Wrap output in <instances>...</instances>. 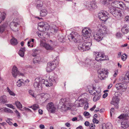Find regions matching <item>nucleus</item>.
Returning a JSON list of instances; mask_svg holds the SVG:
<instances>
[{
    "label": "nucleus",
    "mask_w": 129,
    "mask_h": 129,
    "mask_svg": "<svg viewBox=\"0 0 129 129\" xmlns=\"http://www.w3.org/2000/svg\"><path fill=\"white\" fill-rule=\"evenodd\" d=\"M103 34L100 32L98 31L93 35L94 39L97 41L99 42L102 40L103 38Z\"/></svg>",
    "instance_id": "nucleus-16"
},
{
    "label": "nucleus",
    "mask_w": 129,
    "mask_h": 129,
    "mask_svg": "<svg viewBox=\"0 0 129 129\" xmlns=\"http://www.w3.org/2000/svg\"><path fill=\"white\" fill-rule=\"evenodd\" d=\"M62 109L64 108V110L71 109V105L70 104H68L65 101V102L63 104V105L62 107Z\"/></svg>",
    "instance_id": "nucleus-25"
},
{
    "label": "nucleus",
    "mask_w": 129,
    "mask_h": 129,
    "mask_svg": "<svg viewBox=\"0 0 129 129\" xmlns=\"http://www.w3.org/2000/svg\"><path fill=\"white\" fill-rule=\"evenodd\" d=\"M24 81V80L23 79H19L17 82V86L19 87H20L22 85H24L23 82Z\"/></svg>",
    "instance_id": "nucleus-34"
},
{
    "label": "nucleus",
    "mask_w": 129,
    "mask_h": 129,
    "mask_svg": "<svg viewBox=\"0 0 129 129\" xmlns=\"http://www.w3.org/2000/svg\"><path fill=\"white\" fill-rule=\"evenodd\" d=\"M5 13L4 12L2 13L0 11V23L5 19Z\"/></svg>",
    "instance_id": "nucleus-33"
},
{
    "label": "nucleus",
    "mask_w": 129,
    "mask_h": 129,
    "mask_svg": "<svg viewBox=\"0 0 129 129\" xmlns=\"http://www.w3.org/2000/svg\"><path fill=\"white\" fill-rule=\"evenodd\" d=\"M29 94L33 96L34 97V93L33 91L31 90H30L29 91Z\"/></svg>",
    "instance_id": "nucleus-53"
},
{
    "label": "nucleus",
    "mask_w": 129,
    "mask_h": 129,
    "mask_svg": "<svg viewBox=\"0 0 129 129\" xmlns=\"http://www.w3.org/2000/svg\"><path fill=\"white\" fill-rule=\"evenodd\" d=\"M118 1H116L112 2L111 4V5L109 6L110 10H111V8L115 9V8H116V6L117 5L118 2Z\"/></svg>",
    "instance_id": "nucleus-27"
},
{
    "label": "nucleus",
    "mask_w": 129,
    "mask_h": 129,
    "mask_svg": "<svg viewBox=\"0 0 129 129\" xmlns=\"http://www.w3.org/2000/svg\"><path fill=\"white\" fill-rule=\"evenodd\" d=\"M96 107V105H94V106L92 107V108H91L90 109V110L91 111H93V110H94V109Z\"/></svg>",
    "instance_id": "nucleus-63"
},
{
    "label": "nucleus",
    "mask_w": 129,
    "mask_h": 129,
    "mask_svg": "<svg viewBox=\"0 0 129 129\" xmlns=\"http://www.w3.org/2000/svg\"><path fill=\"white\" fill-rule=\"evenodd\" d=\"M32 52L31 55L32 56L34 57L36 56L37 54V50L36 49L33 50Z\"/></svg>",
    "instance_id": "nucleus-43"
},
{
    "label": "nucleus",
    "mask_w": 129,
    "mask_h": 129,
    "mask_svg": "<svg viewBox=\"0 0 129 129\" xmlns=\"http://www.w3.org/2000/svg\"><path fill=\"white\" fill-rule=\"evenodd\" d=\"M47 108L49 111H50L51 113L54 112L55 110L54 105L52 102L49 103L47 105Z\"/></svg>",
    "instance_id": "nucleus-20"
},
{
    "label": "nucleus",
    "mask_w": 129,
    "mask_h": 129,
    "mask_svg": "<svg viewBox=\"0 0 129 129\" xmlns=\"http://www.w3.org/2000/svg\"><path fill=\"white\" fill-rule=\"evenodd\" d=\"M120 5L119 9H120L122 10H126L127 8H128V7L127 6L126 4H125L122 2H120Z\"/></svg>",
    "instance_id": "nucleus-29"
},
{
    "label": "nucleus",
    "mask_w": 129,
    "mask_h": 129,
    "mask_svg": "<svg viewBox=\"0 0 129 129\" xmlns=\"http://www.w3.org/2000/svg\"><path fill=\"white\" fill-rule=\"evenodd\" d=\"M43 5V2L42 1H40L39 3L37 4V7L38 9H40L42 7Z\"/></svg>",
    "instance_id": "nucleus-46"
},
{
    "label": "nucleus",
    "mask_w": 129,
    "mask_h": 129,
    "mask_svg": "<svg viewBox=\"0 0 129 129\" xmlns=\"http://www.w3.org/2000/svg\"><path fill=\"white\" fill-rule=\"evenodd\" d=\"M5 28V25H0V33L2 34L4 31Z\"/></svg>",
    "instance_id": "nucleus-41"
},
{
    "label": "nucleus",
    "mask_w": 129,
    "mask_h": 129,
    "mask_svg": "<svg viewBox=\"0 0 129 129\" xmlns=\"http://www.w3.org/2000/svg\"><path fill=\"white\" fill-rule=\"evenodd\" d=\"M93 54L95 60L97 61L106 60L108 57L107 56H105L104 53L102 52H94Z\"/></svg>",
    "instance_id": "nucleus-2"
},
{
    "label": "nucleus",
    "mask_w": 129,
    "mask_h": 129,
    "mask_svg": "<svg viewBox=\"0 0 129 129\" xmlns=\"http://www.w3.org/2000/svg\"><path fill=\"white\" fill-rule=\"evenodd\" d=\"M39 127L41 129H43L45 128V127L44 125L41 124L40 125Z\"/></svg>",
    "instance_id": "nucleus-58"
},
{
    "label": "nucleus",
    "mask_w": 129,
    "mask_h": 129,
    "mask_svg": "<svg viewBox=\"0 0 129 129\" xmlns=\"http://www.w3.org/2000/svg\"><path fill=\"white\" fill-rule=\"evenodd\" d=\"M88 30H89V28H84L82 30V34L84 37L86 39L89 38L90 37V35L88 32Z\"/></svg>",
    "instance_id": "nucleus-22"
},
{
    "label": "nucleus",
    "mask_w": 129,
    "mask_h": 129,
    "mask_svg": "<svg viewBox=\"0 0 129 129\" xmlns=\"http://www.w3.org/2000/svg\"><path fill=\"white\" fill-rule=\"evenodd\" d=\"M95 127L94 124L93 123H91L90 124L89 126V129H95Z\"/></svg>",
    "instance_id": "nucleus-47"
},
{
    "label": "nucleus",
    "mask_w": 129,
    "mask_h": 129,
    "mask_svg": "<svg viewBox=\"0 0 129 129\" xmlns=\"http://www.w3.org/2000/svg\"><path fill=\"white\" fill-rule=\"evenodd\" d=\"M121 58L122 60L124 61L127 58V56L125 54H123L121 56Z\"/></svg>",
    "instance_id": "nucleus-49"
},
{
    "label": "nucleus",
    "mask_w": 129,
    "mask_h": 129,
    "mask_svg": "<svg viewBox=\"0 0 129 129\" xmlns=\"http://www.w3.org/2000/svg\"><path fill=\"white\" fill-rule=\"evenodd\" d=\"M109 11L114 16L117 18L118 19H121L122 15L121 11L120 10L111 8V10H110Z\"/></svg>",
    "instance_id": "nucleus-4"
},
{
    "label": "nucleus",
    "mask_w": 129,
    "mask_h": 129,
    "mask_svg": "<svg viewBox=\"0 0 129 129\" xmlns=\"http://www.w3.org/2000/svg\"><path fill=\"white\" fill-rule=\"evenodd\" d=\"M7 102V100L6 98V96L3 95L0 97V103H2L4 104Z\"/></svg>",
    "instance_id": "nucleus-32"
},
{
    "label": "nucleus",
    "mask_w": 129,
    "mask_h": 129,
    "mask_svg": "<svg viewBox=\"0 0 129 129\" xmlns=\"http://www.w3.org/2000/svg\"><path fill=\"white\" fill-rule=\"evenodd\" d=\"M123 79L124 82H129V72H126Z\"/></svg>",
    "instance_id": "nucleus-30"
},
{
    "label": "nucleus",
    "mask_w": 129,
    "mask_h": 129,
    "mask_svg": "<svg viewBox=\"0 0 129 129\" xmlns=\"http://www.w3.org/2000/svg\"><path fill=\"white\" fill-rule=\"evenodd\" d=\"M15 112L16 114V115H17V116L18 117H20V114L17 110H15Z\"/></svg>",
    "instance_id": "nucleus-54"
},
{
    "label": "nucleus",
    "mask_w": 129,
    "mask_h": 129,
    "mask_svg": "<svg viewBox=\"0 0 129 129\" xmlns=\"http://www.w3.org/2000/svg\"><path fill=\"white\" fill-rule=\"evenodd\" d=\"M18 24L16 22H15L14 20L11 22L10 25V27L13 31H18V28H17V26Z\"/></svg>",
    "instance_id": "nucleus-21"
},
{
    "label": "nucleus",
    "mask_w": 129,
    "mask_h": 129,
    "mask_svg": "<svg viewBox=\"0 0 129 129\" xmlns=\"http://www.w3.org/2000/svg\"><path fill=\"white\" fill-rule=\"evenodd\" d=\"M120 2H121L120 1H118V3L117 4V6H116V8H120Z\"/></svg>",
    "instance_id": "nucleus-64"
},
{
    "label": "nucleus",
    "mask_w": 129,
    "mask_h": 129,
    "mask_svg": "<svg viewBox=\"0 0 129 129\" xmlns=\"http://www.w3.org/2000/svg\"><path fill=\"white\" fill-rule=\"evenodd\" d=\"M115 87L117 90L123 92L126 91L127 86L125 83H121L116 84L115 85Z\"/></svg>",
    "instance_id": "nucleus-8"
},
{
    "label": "nucleus",
    "mask_w": 129,
    "mask_h": 129,
    "mask_svg": "<svg viewBox=\"0 0 129 129\" xmlns=\"http://www.w3.org/2000/svg\"><path fill=\"white\" fill-rule=\"evenodd\" d=\"M118 92H116L115 93V96H114L112 101L111 102V104L114 105L116 108H118V104L119 103V98L117 95Z\"/></svg>",
    "instance_id": "nucleus-9"
},
{
    "label": "nucleus",
    "mask_w": 129,
    "mask_h": 129,
    "mask_svg": "<svg viewBox=\"0 0 129 129\" xmlns=\"http://www.w3.org/2000/svg\"><path fill=\"white\" fill-rule=\"evenodd\" d=\"M96 94L93 98V101L95 102L100 99L101 95L100 89H99L98 90H96Z\"/></svg>",
    "instance_id": "nucleus-17"
},
{
    "label": "nucleus",
    "mask_w": 129,
    "mask_h": 129,
    "mask_svg": "<svg viewBox=\"0 0 129 129\" xmlns=\"http://www.w3.org/2000/svg\"><path fill=\"white\" fill-rule=\"evenodd\" d=\"M47 14V12L45 9L42 10L40 13L41 16L44 17Z\"/></svg>",
    "instance_id": "nucleus-37"
},
{
    "label": "nucleus",
    "mask_w": 129,
    "mask_h": 129,
    "mask_svg": "<svg viewBox=\"0 0 129 129\" xmlns=\"http://www.w3.org/2000/svg\"><path fill=\"white\" fill-rule=\"evenodd\" d=\"M12 73L13 76L15 78L16 77L17 75L22 76L24 75L23 73H19L17 70V68L15 66H13L12 69Z\"/></svg>",
    "instance_id": "nucleus-14"
},
{
    "label": "nucleus",
    "mask_w": 129,
    "mask_h": 129,
    "mask_svg": "<svg viewBox=\"0 0 129 129\" xmlns=\"http://www.w3.org/2000/svg\"><path fill=\"white\" fill-rule=\"evenodd\" d=\"M43 83L41 82V80L38 78L36 79L34 83V86L36 90H41L42 89V84H43Z\"/></svg>",
    "instance_id": "nucleus-10"
},
{
    "label": "nucleus",
    "mask_w": 129,
    "mask_h": 129,
    "mask_svg": "<svg viewBox=\"0 0 129 129\" xmlns=\"http://www.w3.org/2000/svg\"><path fill=\"white\" fill-rule=\"evenodd\" d=\"M9 109L7 108H5L4 110V111L5 112L8 113V112L9 111Z\"/></svg>",
    "instance_id": "nucleus-62"
},
{
    "label": "nucleus",
    "mask_w": 129,
    "mask_h": 129,
    "mask_svg": "<svg viewBox=\"0 0 129 129\" xmlns=\"http://www.w3.org/2000/svg\"><path fill=\"white\" fill-rule=\"evenodd\" d=\"M39 108V106L37 104H35L33 105V109L34 110H36Z\"/></svg>",
    "instance_id": "nucleus-44"
},
{
    "label": "nucleus",
    "mask_w": 129,
    "mask_h": 129,
    "mask_svg": "<svg viewBox=\"0 0 129 129\" xmlns=\"http://www.w3.org/2000/svg\"><path fill=\"white\" fill-rule=\"evenodd\" d=\"M34 39H30L29 41L27 43L28 46L29 47H33L34 46L32 44H31V45L30 46V44L31 42H34Z\"/></svg>",
    "instance_id": "nucleus-38"
},
{
    "label": "nucleus",
    "mask_w": 129,
    "mask_h": 129,
    "mask_svg": "<svg viewBox=\"0 0 129 129\" xmlns=\"http://www.w3.org/2000/svg\"><path fill=\"white\" fill-rule=\"evenodd\" d=\"M84 114L85 116H87L89 115V113L88 112H85L84 113Z\"/></svg>",
    "instance_id": "nucleus-61"
},
{
    "label": "nucleus",
    "mask_w": 129,
    "mask_h": 129,
    "mask_svg": "<svg viewBox=\"0 0 129 129\" xmlns=\"http://www.w3.org/2000/svg\"><path fill=\"white\" fill-rule=\"evenodd\" d=\"M121 31L124 34H126L128 32L129 30H128L127 25L125 24L124 25L122 28Z\"/></svg>",
    "instance_id": "nucleus-26"
},
{
    "label": "nucleus",
    "mask_w": 129,
    "mask_h": 129,
    "mask_svg": "<svg viewBox=\"0 0 129 129\" xmlns=\"http://www.w3.org/2000/svg\"><path fill=\"white\" fill-rule=\"evenodd\" d=\"M40 46L44 47L47 50H52L53 49V47L49 44L45 43L42 41L40 42Z\"/></svg>",
    "instance_id": "nucleus-18"
},
{
    "label": "nucleus",
    "mask_w": 129,
    "mask_h": 129,
    "mask_svg": "<svg viewBox=\"0 0 129 129\" xmlns=\"http://www.w3.org/2000/svg\"><path fill=\"white\" fill-rule=\"evenodd\" d=\"M108 13L105 11H102L98 14V17L102 21H105L108 18Z\"/></svg>",
    "instance_id": "nucleus-7"
},
{
    "label": "nucleus",
    "mask_w": 129,
    "mask_h": 129,
    "mask_svg": "<svg viewBox=\"0 0 129 129\" xmlns=\"http://www.w3.org/2000/svg\"><path fill=\"white\" fill-rule=\"evenodd\" d=\"M84 124L86 126H88L90 125L89 122L87 121L85 122Z\"/></svg>",
    "instance_id": "nucleus-57"
},
{
    "label": "nucleus",
    "mask_w": 129,
    "mask_h": 129,
    "mask_svg": "<svg viewBox=\"0 0 129 129\" xmlns=\"http://www.w3.org/2000/svg\"><path fill=\"white\" fill-rule=\"evenodd\" d=\"M43 97L45 98L46 99V100H47L50 98V95L49 94L46 93L43 96Z\"/></svg>",
    "instance_id": "nucleus-48"
},
{
    "label": "nucleus",
    "mask_w": 129,
    "mask_h": 129,
    "mask_svg": "<svg viewBox=\"0 0 129 129\" xmlns=\"http://www.w3.org/2000/svg\"><path fill=\"white\" fill-rule=\"evenodd\" d=\"M85 5L86 8L89 10L95 9L97 7L95 4L92 2H87Z\"/></svg>",
    "instance_id": "nucleus-11"
},
{
    "label": "nucleus",
    "mask_w": 129,
    "mask_h": 129,
    "mask_svg": "<svg viewBox=\"0 0 129 129\" xmlns=\"http://www.w3.org/2000/svg\"><path fill=\"white\" fill-rule=\"evenodd\" d=\"M53 81L51 79H50L49 80H46L44 79L41 80V82L43 83V84L45 85L47 87H50L51 86L53 83L54 82L55 80L54 79Z\"/></svg>",
    "instance_id": "nucleus-15"
},
{
    "label": "nucleus",
    "mask_w": 129,
    "mask_h": 129,
    "mask_svg": "<svg viewBox=\"0 0 129 129\" xmlns=\"http://www.w3.org/2000/svg\"><path fill=\"white\" fill-rule=\"evenodd\" d=\"M125 20L126 21H129V16H126L125 18Z\"/></svg>",
    "instance_id": "nucleus-60"
},
{
    "label": "nucleus",
    "mask_w": 129,
    "mask_h": 129,
    "mask_svg": "<svg viewBox=\"0 0 129 129\" xmlns=\"http://www.w3.org/2000/svg\"><path fill=\"white\" fill-rule=\"evenodd\" d=\"M107 128L108 129H112L113 128L112 125V124L110 122L107 123L106 124Z\"/></svg>",
    "instance_id": "nucleus-45"
},
{
    "label": "nucleus",
    "mask_w": 129,
    "mask_h": 129,
    "mask_svg": "<svg viewBox=\"0 0 129 129\" xmlns=\"http://www.w3.org/2000/svg\"><path fill=\"white\" fill-rule=\"evenodd\" d=\"M6 105L8 107L12 109H15V107L11 104H6Z\"/></svg>",
    "instance_id": "nucleus-50"
},
{
    "label": "nucleus",
    "mask_w": 129,
    "mask_h": 129,
    "mask_svg": "<svg viewBox=\"0 0 129 129\" xmlns=\"http://www.w3.org/2000/svg\"><path fill=\"white\" fill-rule=\"evenodd\" d=\"M88 103H87L85 105L84 109L85 110H86L88 108Z\"/></svg>",
    "instance_id": "nucleus-56"
},
{
    "label": "nucleus",
    "mask_w": 129,
    "mask_h": 129,
    "mask_svg": "<svg viewBox=\"0 0 129 129\" xmlns=\"http://www.w3.org/2000/svg\"><path fill=\"white\" fill-rule=\"evenodd\" d=\"M107 0H101V2L102 3L104 4H106Z\"/></svg>",
    "instance_id": "nucleus-59"
},
{
    "label": "nucleus",
    "mask_w": 129,
    "mask_h": 129,
    "mask_svg": "<svg viewBox=\"0 0 129 129\" xmlns=\"http://www.w3.org/2000/svg\"><path fill=\"white\" fill-rule=\"evenodd\" d=\"M70 37H71V39L75 42H82V41L79 40V39H80V40L82 41L83 39L82 38L77 32H72L70 34Z\"/></svg>",
    "instance_id": "nucleus-6"
},
{
    "label": "nucleus",
    "mask_w": 129,
    "mask_h": 129,
    "mask_svg": "<svg viewBox=\"0 0 129 129\" xmlns=\"http://www.w3.org/2000/svg\"><path fill=\"white\" fill-rule=\"evenodd\" d=\"M7 90L11 95L14 96L15 95V94L13 91H11L8 87L7 88Z\"/></svg>",
    "instance_id": "nucleus-42"
},
{
    "label": "nucleus",
    "mask_w": 129,
    "mask_h": 129,
    "mask_svg": "<svg viewBox=\"0 0 129 129\" xmlns=\"http://www.w3.org/2000/svg\"><path fill=\"white\" fill-rule=\"evenodd\" d=\"M91 89L89 88H88V91L89 93L91 95H95L96 93V92H94L93 91V90H95V89L96 88L95 87H91Z\"/></svg>",
    "instance_id": "nucleus-36"
},
{
    "label": "nucleus",
    "mask_w": 129,
    "mask_h": 129,
    "mask_svg": "<svg viewBox=\"0 0 129 129\" xmlns=\"http://www.w3.org/2000/svg\"><path fill=\"white\" fill-rule=\"evenodd\" d=\"M39 27L42 28L43 30H48L49 27V26L48 24L46 22H41L39 23L38 24Z\"/></svg>",
    "instance_id": "nucleus-19"
},
{
    "label": "nucleus",
    "mask_w": 129,
    "mask_h": 129,
    "mask_svg": "<svg viewBox=\"0 0 129 129\" xmlns=\"http://www.w3.org/2000/svg\"><path fill=\"white\" fill-rule=\"evenodd\" d=\"M84 104V100L83 99H80V100H76L74 104L76 107H81L83 106Z\"/></svg>",
    "instance_id": "nucleus-23"
},
{
    "label": "nucleus",
    "mask_w": 129,
    "mask_h": 129,
    "mask_svg": "<svg viewBox=\"0 0 129 129\" xmlns=\"http://www.w3.org/2000/svg\"><path fill=\"white\" fill-rule=\"evenodd\" d=\"M92 121L94 124V123H98L99 122L98 120L95 118H94L93 119Z\"/></svg>",
    "instance_id": "nucleus-52"
},
{
    "label": "nucleus",
    "mask_w": 129,
    "mask_h": 129,
    "mask_svg": "<svg viewBox=\"0 0 129 129\" xmlns=\"http://www.w3.org/2000/svg\"><path fill=\"white\" fill-rule=\"evenodd\" d=\"M91 45V43L90 42L84 41L82 43L79 44L78 46L79 50L84 51L89 50L90 49V47Z\"/></svg>",
    "instance_id": "nucleus-1"
},
{
    "label": "nucleus",
    "mask_w": 129,
    "mask_h": 129,
    "mask_svg": "<svg viewBox=\"0 0 129 129\" xmlns=\"http://www.w3.org/2000/svg\"><path fill=\"white\" fill-rule=\"evenodd\" d=\"M57 61L55 60L48 63L47 64L46 70L47 72H50L55 69L58 65Z\"/></svg>",
    "instance_id": "nucleus-3"
},
{
    "label": "nucleus",
    "mask_w": 129,
    "mask_h": 129,
    "mask_svg": "<svg viewBox=\"0 0 129 129\" xmlns=\"http://www.w3.org/2000/svg\"><path fill=\"white\" fill-rule=\"evenodd\" d=\"M15 104L17 106V107L18 108L20 109L22 108V105L20 103L19 101H17L16 102Z\"/></svg>",
    "instance_id": "nucleus-40"
},
{
    "label": "nucleus",
    "mask_w": 129,
    "mask_h": 129,
    "mask_svg": "<svg viewBox=\"0 0 129 129\" xmlns=\"http://www.w3.org/2000/svg\"><path fill=\"white\" fill-rule=\"evenodd\" d=\"M100 71L98 76L100 79H104L107 77L109 73L107 70L105 69H100Z\"/></svg>",
    "instance_id": "nucleus-5"
},
{
    "label": "nucleus",
    "mask_w": 129,
    "mask_h": 129,
    "mask_svg": "<svg viewBox=\"0 0 129 129\" xmlns=\"http://www.w3.org/2000/svg\"><path fill=\"white\" fill-rule=\"evenodd\" d=\"M11 43L12 45H16L18 43L17 40L15 39H13L11 40Z\"/></svg>",
    "instance_id": "nucleus-39"
},
{
    "label": "nucleus",
    "mask_w": 129,
    "mask_h": 129,
    "mask_svg": "<svg viewBox=\"0 0 129 129\" xmlns=\"http://www.w3.org/2000/svg\"><path fill=\"white\" fill-rule=\"evenodd\" d=\"M122 35L121 33H120L119 32H117L116 34V36L117 37L120 38L122 37Z\"/></svg>",
    "instance_id": "nucleus-51"
},
{
    "label": "nucleus",
    "mask_w": 129,
    "mask_h": 129,
    "mask_svg": "<svg viewBox=\"0 0 129 129\" xmlns=\"http://www.w3.org/2000/svg\"><path fill=\"white\" fill-rule=\"evenodd\" d=\"M120 5L119 9H120L122 10H126L127 8H128V7L127 6L126 4H125L122 2H120Z\"/></svg>",
    "instance_id": "nucleus-28"
},
{
    "label": "nucleus",
    "mask_w": 129,
    "mask_h": 129,
    "mask_svg": "<svg viewBox=\"0 0 129 129\" xmlns=\"http://www.w3.org/2000/svg\"><path fill=\"white\" fill-rule=\"evenodd\" d=\"M128 126V122L126 120H124L121 122V127L124 128H125Z\"/></svg>",
    "instance_id": "nucleus-31"
},
{
    "label": "nucleus",
    "mask_w": 129,
    "mask_h": 129,
    "mask_svg": "<svg viewBox=\"0 0 129 129\" xmlns=\"http://www.w3.org/2000/svg\"><path fill=\"white\" fill-rule=\"evenodd\" d=\"M102 129H107L106 125L105 124H103L102 125Z\"/></svg>",
    "instance_id": "nucleus-55"
},
{
    "label": "nucleus",
    "mask_w": 129,
    "mask_h": 129,
    "mask_svg": "<svg viewBox=\"0 0 129 129\" xmlns=\"http://www.w3.org/2000/svg\"><path fill=\"white\" fill-rule=\"evenodd\" d=\"M97 27L98 29V31H100V32L103 35L105 33H107V27L104 24H99Z\"/></svg>",
    "instance_id": "nucleus-13"
},
{
    "label": "nucleus",
    "mask_w": 129,
    "mask_h": 129,
    "mask_svg": "<svg viewBox=\"0 0 129 129\" xmlns=\"http://www.w3.org/2000/svg\"><path fill=\"white\" fill-rule=\"evenodd\" d=\"M25 51V48H22L21 49H20L19 52V54L21 56L23 57L24 55Z\"/></svg>",
    "instance_id": "nucleus-35"
},
{
    "label": "nucleus",
    "mask_w": 129,
    "mask_h": 129,
    "mask_svg": "<svg viewBox=\"0 0 129 129\" xmlns=\"http://www.w3.org/2000/svg\"><path fill=\"white\" fill-rule=\"evenodd\" d=\"M86 66L87 67L92 66L94 64L92 60L87 58L85 62Z\"/></svg>",
    "instance_id": "nucleus-24"
},
{
    "label": "nucleus",
    "mask_w": 129,
    "mask_h": 129,
    "mask_svg": "<svg viewBox=\"0 0 129 129\" xmlns=\"http://www.w3.org/2000/svg\"><path fill=\"white\" fill-rule=\"evenodd\" d=\"M124 112V114H121L119 116L118 118L120 119H127L129 117V108H126L125 109Z\"/></svg>",
    "instance_id": "nucleus-12"
}]
</instances>
